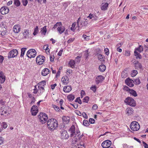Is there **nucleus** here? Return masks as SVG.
I'll use <instances>...</instances> for the list:
<instances>
[{"instance_id": "f257e3e1", "label": "nucleus", "mask_w": 148, "mask_h": 148, "mask_svg": "<svg viewBox=\"0 0 148 148\" xmlns=\"http://www.w3.org/2000/svg\"><path fill=\"white\" fill-rule=\"evenodd\" d=\"M47 124L49 129L50 130H53L58 127V121L54 119H49Z\"/></svg>"}, {"instance_id": "f03ea898", "label": "nucleus", "mask_w": 148, "mask_h": 148, "mask_svg": "<svg viewBox=\"0 0 148 148\" xmlns=\"http://www.w3.org/2000/svg\"><path fill=\"white\" fill-rule=\"evenodd\" d=\"M143 50V48L141 45H139L138 47L136 48L134 51V55L136 56V58H138L140 59L142 58V56L139 53H138L137 51L139 53L142 52Z\"/></svg>"}, {"instance_id": "7ed1b4c3", "label": "nucleus", "mask_w": 148, "mask_h": 148, "mask_svg": "<svg viewBox=\"0 0 148 148\" xmlns=\"http://www.w3.org/2000/svg\"><path fill=\"white\" fill-rule=\"evenodd\" d=\"M130 127L132 130L133 131H136L139 130L140 126L137 122L134 121L131 123Z\"/></svg>"}, {"instance_id": "20e7f679", "label": "nucleus", "mask_w": 148, "mask_h": 148, "mask_svg": "<svg viewBox=\"0 0 148 148\" xmlns=\"http://www.w3.org/2000/svg\"><path fill=\"white\" fill-rule=\"evenodd\" d=\"M125 102L132 107L136 106V102L134 99L131 97H128L125 100Z\"/></svg>"}, {"instance_id": "39448f33", "label": "nucleus", "mask_w": 148, "mask_h": 148, "mask_svg": "<svg viewBox=\"0 0 148 148\" xmlns=\"http://www.w3.org/2000/svg\"><path fill=\"white\" fill-rule=\"evenodd\" d=\"M36 54V50L34 49H31L29 50L27 53V56L30 58H34Z\"/></svg>"}, {"instance_id": "423d86ee", "label": "nucleus", "mask_w": 148, "mask_h": 148, "mask_svg": "<svg viewBox=\"0 0 148 148\" xmlns=\"http://www.w3.org/2000/svg\"><path fill=\"white\" fill-rule=\"evenodd\" d=\"M45 59V57L42 55H39L36 59V63L39 65L42 64L44 62Z\"/></svg>"}, {"instance_id": "0eeeda50", "label": "nucleus", "mask_w": 148, "mask_h": 148, "mask_svg": "<svg viewBox=\"0 0 148 148\" xmlns=\"http://www.w3.org/2000/svg\"><path fill=\"white\" fill-rule=\"evenodd\" d=\"M18 54V51L16 49H14L11 50L9 53L8 58L9 59L16 57Z\"/></svg>"}, {"instance_id": "6e6552de", "label": "nucleus", "mask_w": 148, "mask_h": 148, "mask_svg": "<svg viewBox=\"0 0 148 148\" xmlns=\"http://www.w3.org/2000/svg\"><path fill=\"white\" fill-rule=\"evenodd\" d=\"M112 144L111 141L109 140H107L103 142L101 145L103 148H107L110 146Z\"/></svg>"}, {"instance_id": "1a4fd4ad", "label": "nucleus", "mask_w": 148, "mask_h": 148, "mask_svg": "<svg viewBox=\"0 0 148 148\" xmlns=\"http://www.w3.org/2000/svg\"><path fill=\"white\" fill-rule=\"evenodd\" d=\"M125 82L126 84L130 87H132L134 86V81L129 78H127Z\"/></svg>"}, {"instance_id": "9d476101", "label": "nucleus", "mask_w": 148, "mask_h": 148, "mask_svg": "<svg viewBox=\"0 0 148 148\" xmlns=\"http://www.w3.org/2000/svg\"><path fill=\"white\" fill-rule=\"evenodd\" d=\"M9 9L6 6L2 7L0 10L1 13L2 14H7L9 12Z\"/></svg>"}, {"instance_id": "9b49d317", "label": "nucleus", "mask_w": 148, "mask_h": 148, "mask_svg": "<svg viewBox=\"0 0 148 148\" xmlns=\"http://www.w3.org/2000/svg\"><path fill=\"white\" fill-rule=\"evenodd\" d=\"M69 131L71 133L70 137H72L75 134V127L74 125H73L69 128ZM77 134H75V135Z\"/></svg>"}, {"instance_id": "f8f14e48", "label": "nucleus", "mask_w": 148, "mask_h": 148, "mask_svg": "<svg viewBox=\"0 0 148 148\" xmlns=\"http://www.w3.org/2000/svg\"><path fill=\"white\" fill-rule=\"evenodd\" d=\"M69 135L67 132L66 130H64L61 133V138L64 139H67L69 137Z\"/></svg>"}, {"instance_id": "ddd939ff", "label": "nucleus", "mask_w": 148, "mask_h": 148, "mask_svg": "<svg viewBox=\"0 0 148 148\" xmlns=\"http://www.w3.org/2000/svg\"><path fill=\"white\" fill-rule=\"evenodd\" d=\"M6 29L4 26L3 25L0 24V34H4L6 33Z\"/></svg>"}, {"instance_id": "4468645a", "label": "nucleus", "mask_w": 148, "mask_h": 148, "mask_svg": "<svg viewBox=\"0 0 148 148\" xmlns=\"http://www.w3.org/2000/svg\"><path fill=\"white\" fill-rule=\"evenodd\" d=\"M96 83L97 84H98L99 83L102 82V81L104 79V77H103L102 75H98L96 77Z\"/></svg>"}, {"instance_id": "2eb2a0df", "label": "nucleus", "mask_w": 148, "mask_h": 148, "mask_svg": "<svg viewBox=\"0 0 148 148\" xmlns=\"http://www.w3.org/2000/svg\"><path fill=\"white\" fill-rule=\"evenodd\" d=\"M36 107V105H33L31 109V111L32 112V115L35 116L36 115L37 113L38 112V110H33V109H34V108Z\"/></svg>"}, {"instance_id": "dca6fc26", "label": "nucleus", "mask_w": 148, "mask_h": 148, "mask_svg": "<svg viewBox=\"0 0 148 148\" xmlns=\"http://www.w3.org/2000/svg\"><path fill=\"white\" fill-rule=\"evenodd\" d=\"M21 28L19 25H15L13 27V31L16 33H18L20 31Z\"/></svg>"}, {"instance_id": "f3484780", "label": "nucleus", "mask_w": 148, "mask_h": 148, "mask_svg": "<svg viewBox=\"0 0 148 148\" xmlns=\"http://www.w3.org/2000/svg\"><path fill=\"white\" fill-rule=\"evenodd\" d=\"M5 106H3L1 108L0 110V114L1 115H3L4 114H6L7 112V109Z\"/></svg>"}, {"instance_id": "a211bd4d", "label": "nucleus", "mask_w": 148, "mask_h": 148, "mask_svg": "<svg viewBox=\"0 0 148 148\" xmlns=\"http://www.w3.org/2000/svg\"><path fill=\"white\" fill-rule=\"evenodd\" d=\"M62 119L63 122L64 123L67 124L70 121V118L68 116H63Z\"/></svg>"}, {"instance_id": "6ab92c4d", "label": "nucleus", "mask_w": 148, "mask_h": 148, "mask_svg": "<svg viewBox=\"0 0 148 148\" xmlns=\"http://www.w3.org/2000/svg\"><path fill=\"white\" fill-rule=\"evenodd\" d=\"M108 6V3H102L101 9L102 10L105 11L107 9Z\"/></svg>"}, {"instance_id": "aec40b11", "label": "nucleus", "mask_w": 148, "mask_h": 148, "mask_svg": "<svg viewBox=\"0 0 148 148\" xmlns=\"http://www.w3.org/2000/svg\"><path fill=\"white\" fill-rule=\"evenodd\" d=\"M49 71L50 70L49 69L45 68L42 70L41 73V74L42 76H46L49 73Z\"/></svg>"}, {"instance_id": "412c9836", "label": "nucleus", "mask_w": 148, "mask_h": 148, "mask_svg": "<svg viewBox=\"0 0 148 148\" xmlns=\"http://www.w3.org/2000/svg\"><path fill=\"white\" fill-rule=\"evenodd\" d=\"M40 117H42V118H43V119H45V120H46V121H47L48 119L47 115L45 113H40V114L38 115V118H40Z\"/></svg>"}, {"instance_id": "4be33fe9", "label": "nucleus", "mask_w": 148, "mask_h": 148, "mask_svg": "<svg viewBox=\"0 0 148 148\" xmlns=\"http://www.w3.org/2000/svg\"><path fill=\"white\" fill-rule=\"evenodd\" d=\"M65 29V28L64 26L59 27L57 28L58 31L60 34L62 33L64 31Z\"/></svg>"}, {"instance_id": "5701e85b", "label": "nucleus", "mask_w": 148, "mask_h": 148, "mask_svg": "<svg viewBox=\"0 0 148 148\" xmlns=\"http://www.w3.org/2000/svg\"><path fill=\"white\" fill-rule=\"evenodd\" d=\"M71 90V88L70 86H64L63 89V91L66 92H69Z\"/></svg>"}, {"instance_id": "b1692460", "label": "nucleus", "mask_w": 148, "mask_h": 148, "mask_svg": "<svg viewBox=\"0 0 148 148\" xmlns=\"http://www.w3.org/2000/svg\"><path fill=\"white\" fill-rule=\"evenodd\" d=\"M69 78L67 76H64L61 79L63 83L67 84L68 83Z\"/></svg>"}, {"instance_id": "393cba45", "label": "nucleus", "mask_w": 148, "mask_h": 148, "mask_svg": "<svg viewBox=\"0 0 148 148\" xmlns=\"http://www.w3.org/2000/svg\"><path fill=\"white\" fill-rule=\"evenodd\" d=\"M99 69L100 71L103 72L106 69V66L104 64H101L99 66Z\"/></svg>"}, {"instance_id": "a878e982", "label": "nucleus", "mask_w": 148, "mask_h": 148, "mask_svg": "<svg viewBox=\"0 0 148 148\" xmlns=\"http://www.w3.org/2000/svg\"><path fill=\"white\" fill-rule=\"evenodd\" d=\"M126 111L127 114H128L129 115L133 113L134 110L133 109L131 108H128L126 109Z\"/></svg>"}, {"instance_id": "bb28decb", "label": "nucleus", "mask_w": 148, "mask_h": 148, "mask_svg": "<svg viewBox=\"0 0 148 148\" xmlns=\"http://www.w3.org/2000/svg\"><path fill=\"white\" fill-rule=\"evenodd\" d=\"M98 58L100 61H104L105 59V57L103 55L99 54L98 56Z\"/></svg>"}, {"instance_id": "cd10ccee", "label": "nucleus", "mask_w": 148, "mask_h": 148, "mask_svg": "<svg viewBox=\"0 0 148 148\" xmlns=\"http://www.w3.org/2000/svg\"><path fill=\"white\" fill-rule=\"evenodd\" d=\"M129 92L130 94H132L134 97H136L137 96V94L136 92L134 90L132 89L130 90Z\"/></svg>"}, {"instance_id": "c85d7f7f", "label": "nucleus", "mask_w": 148, "mask_h": 148, "mask_svg": "<svg viewBox=\"0 0 148 148\" xmlns=\"http://www.w3.org/2000/svg\"><path fill=\"white\" fill-rule=\"evenodd\" d=\"M83 21H81V18L79 17L77 20V26L79 28L80 27V25H82V23H83Z\"/></svg>"}, {"instance_id": "c756f323", "label": "nucleus", "mask_w": 148, "mask_h": 148, "mask_svg": "<svg viewBox=\"0 0 148 148\" xmlns=\"http://www.w3.org/2000/svg\"><path fill=\"white\" fill-rule=\"evenodd\" d=\"M47 31L46 26H44L42 29L41 32L42 34H43L45 35L46 34Z\"/></svg>"}, {"instance_id": "7c9ffc66", "label": "nucleus", "mask_w": 148, "mask_h": 148, "mask_svg": "<svg viewBox=\"0 0 148 148\" xmlns=\"http://www.w3.org/2000/svg\"><path fill=\"white\" fill-rule=\"evenodd\" d=\"M67 98L69 99V101H70L73 100L75 98V97L73 95H70L67 96Z\"/></svg>"}, {"instance_id": "2f4dec72", "label": "nucleus", "mask_w": 148, "mask_h": 148, "mask_svg": "<svg viewBox=\"0 0 148 148\" xmlns=\"http://www.w3.org/2000/svg\"><path fill=\"white\" fill-rule=\"evenodd\" d=\"M14 4L17 7L20 6L21 3L19 0H14Z\"/></svg>"}, {"instance_id": "473e14b6", "label": "nucleus", "mask_w": 148, "mask_h": 148, "mask_svg": "<svg viewBox=\"0 0 148 148\" xmlns=\"http://www.w3.org/2000/svg\"><path fill=\"white\" fill-rule=\"evenodd\" d=\"M27 49L26 48H22L21 49V57H23L24 54L26 50Z\"/></svg>"}, {"instance_id": "72a5a7b5", "label": "nucleus", "mask_w": 148, "mask_h": 148, "mask_svg": "<svg viewBox=\"0 0 148 148\" xmlns=\"http://www.w3.org/2000/svg\"><path fill=\"white\" fill-rule=\"evenodd\" d=\"M38 31V26H36V27L34 28V31L33 33V34L34 36L36 35Z\"/></svg>"}, {"instance_id": "f704fd0d", "label": "nucleus", "mask_w": 148, "mask_h": 148, "mask_svg": "<svg viewBox=\"0 0 148 148\" xmlns=\"http://www.w3.org/2000/svg\"><path fill=\"white\" fill-rule=\"evenodd\" d=\"M0 125H1L4 129L6 128L8 126L7 124L4 122H3L2 123H1Z\"/></svg>"}, {"instance_id": "c9c22d12", "label": "nucleus", "mask_w": 148, "mask_h": 148, "mask_svg": "<svg viewBox=\"0 0 148 148\" xmlns=\"http://www.w3.org/2000/svg\"><path fill=\"white\" fill-rule=\"evenodd\" d=\"M41 86L40 85V86H38V90H40L41 91L40 92V93H43L44 92L45 89L43 87L44 86Z\"/></svg>"}, {"instance_id": "e433bc0d", "label": "nucleus", "mask_w": 148, "mask_h": 148, "mask_svg": "<svg viewBox=\"0 0 148 148\" xmlns=\"http://www.w3.org/2000/svg\"><path fill=\"white\" fill-rule=\"evenodd\" d=\"M29 34V31L28 30H26L23 33V35L25 38H26L27 36Z\"/></svg>"}, {"instance_id": "4c0bfd02", "label": "nucleus", "mask_w": 148, "mask_h": 148, "mask_svg": "<svg viewBox=\"0 0 148 148\" xmlns=\"http://www.w3.org/2000/svg\"><path fill=\"white\" fill-rule=\"evenodd\" d=\"M138 72L137 71L134 70L131 73V76L132 77H135L137 74Z\"/></svg>"}, {"instance_id": "58836bf2", "label": "nucleus", "mask_w": 148, "mask_h": 148, "mask_svg": "<svg viewBox=\"0 0 148 148\" xmlns=\"http://www.w3.org/2000/svg\"><path fill=\"white\" fill-rule=\"evenodd\" d=\"M127 73L123 71L121 73V77L122 78H125L127 76Z\"/></svg>"}, {"instance_id": "ea45409f", "label": "nucleus", "mask_w": 148, "mask_h": 148, "mask_svg": "<svg viewBox=\"0 0 148 148\" xmlns=\"http://www.w3.org/2000/svg\"><path fill=\"white\" fill-rule=\"evenodd\" d=\"M83 124L84 125L86 126H88L89 125V124L88 121L86 120L83 121Z\"/></svg>"}, {"instance_id": "a19ab883", "label": "nucleus", "mask_w": 148, "mask_h": 148, "mask_svg": "<svg viewBox=\"0 0 148 148\" xmlns=\"http://www.w3.org/2000/svg\"><path fill=\"white\" fill-rule=\"evenodd\" d=\"M89 97L88 96L85 97L83 99V102L87 103L89 100Z\"/></svg>"}, {"instance_id": "79ce46f5", "label": "nucleus", "mask_w": 148, "mask_h": 148, "mask_svg": "<svg viewBox=\"0 0 148 148\" xmlns=\"http://www.w3.org/2000/svg\"><path fill=\"white\" fill-rule=\"evenodd\" d=\"M76 25V23H74L72 24V27H71L70 28L71 30L73 31H74L75 30V29H74V28L75 26Z\"/></svg>"}, {"instance_id": "37998d69", "label": "nucleus", "mask_w": 148, "mask_h": 148, "mask_svg": "<svg viewBox=\"0 0 148 148\" xmlns=\"http://www.w3.org/2000/svg\"><path fill=\"white\" fill-rule=\"evenodd\" d=\"M75 101V102H77L79 104H80L82 103L81 100L80 99L79 97L77 98Z\"/></svg>"}, {"instance_id": "c03bdc74", "label": "nucleus", "mask_w": 148, "mask_h": 148, "mask_svg": "<svg viewBox=\"0 0 148 148\" xmlns=\"http://www.w3.org/2000/svg\"><path fill=\"white\" fill-rule=\"evenodd\" d=\"M69 64L70 65L71 67L72 66H74L75 64V62L73 60H71L69 62Z\"/></svg>"}, {"instance_id": "a18cd8bd", "label": "nucleus", "mask_w": 148, "mask_h": 148, "mask_svg": "<svg viewBox=\"0 0 148 148\" xmlns=\"http://www.w3.org/2000/svg\"><path fill=\"white\" fill-rule=\"evenodd\" d=\"M46 81L45 80H43L41 82L38 83L39 85H42L41 86H44V85L46 83Z\"/></svg>"}, {"instance_id": "49530a36", "label": "nucleus", "mask_w": 148, "mask_h": 148, "mask_svg": "<svg viewBox=\"0 0 148 148\" xmlns=\"http://www.w3.org/2000/svg\"><path fill=\"white\" fill-rule=\"evenodd\" d=\"M97 87L96 86H92L90 88V89L93 91L94 92H95L96 90Z\"/></svg>"}, {"instance_id": "de8ad7c7", "label": "nucleus", "mask_w": 148, "mask_h": 148, "mask_svg": "<svg viewBox=\"0 0 148 148\" xmlns=\"http://www.w3.org/2000/svg\"><path fill=\"white\" fill-rule=\"evenodd\" d=\"M135 84H139L140 83V81L139 78H138L134 80Z\"/></svg>"}, {"instance_id": "09e8293b", "label": "nucleus", "mask_w": 148, "mask_h": 148, "mask_svg": "<svg viewBox=\"0 0 148 148\" xmlns=\"http://www.w3.org/2000/svg\"><path fill=\"white\" fill-rule=\"evenodd\" d=\"M22 2L24 6H26L28 3L27 0H22Z\"/></svg>"}, {"instance_id": "8fccbe9b", "label": "nucleus", "mask_w": 148, "mask_h": 148, "mask_svg": "<svg viewBox=\"0 0 148 148\" xmlns=\"http://www.w3.org/2000/svg\"><path fill=\"white\" fill-rule=\"evenodd\" d=\"M39 119L40 121L42 123H45L47 121L46 120H45V119H43V118H42V117H40V118H39Z\"/></svg>"}, {"instance_id": "3c124183", "label": "nucleus", "mask_w": 148, "mask_h": 148, "mask_svg": "<svg viewBox=\"0 0 148 148\" xmlns=\"http://www.w3.org/2000/svg\"><path fill=\"white\" fill-rule=\"evenodd\" d=\"M53 107L54 109H55V110L59 112L60 110L59 107L56 105H53Z\"/></svg>"}, {"instance_id": "603ef678", "label": "nucleus", "mask_w": 148, "mask_h": 148, "mask_svg": "<svg viewBox=\"0 0 148 148\" xmlns=\"http://www.w3.org/2000/svg\"><path fill=\"white\" fill-rule=\"evenodd\" d=\"M130 54V52L129 51H125L124 55L126 56H129Z\"/></svg>"}, {"instance_id": "864d4df0", "label": "nucleus", "mask_w": 148, "mask_h": 148, "mask_svg": "<svg viewBox=\"0 0 148 148\" xmlns=\"http://www.w3.org/2000/svg\"><path fill=\"white\" fill-rule=\"evenodd\" d=\"M81 58V56H77L75 58V60L77 61V62L78 63L80 62V60L79 59Z\"/></svg>"}, {"instance_id": "5fc2aeb1", "label": "nucleus", "mask_w": 148, "mask_h": 148, "mask_svg": "<svg viewBox=\"0 0 148 148\" xmlns=\"http://www.w3.org/2000/svg\"><path fill=\"white\" fill-rule=\"evenodd\" d=\"M82 36L86 40H88L90 39V36H87L85 34H83Z\"/></svg>"}, {"instance_id": "6e6d98bb", "label": "nucleus", "mask_w": 148, "mask_h": 148, "mask_svg": "<svg viewBox=\"0 0 148 148\" xmlns=\"http://www.w3.org/2000/svg\"><path fill=\"white\" fill-rule=\"evenodd\" d=\"M48 45H44L43 47V49L44 50L48 51L49 50V49L48 48Z\"/></svg>"}, {"instance_id": "4d7b16f0", "label": "nucleus", "mask_w": 148, "mask_h": 148, "mask_svg": "<svg viewBox=\"0 0 148 148\" xmlns=\"http://www.w3.org/2000/svg\"><path fill=\"white\" fill-rule=\"evenodd\" d=\"M75 136L74 137V138L75 139L74 140L73 139L72 140V144H76L77 142V139L76 138H75Z\"/></svg>"}, {"instance_id": "13d9d810", "label": "nucleus", "mask_w": 148, "mask_h": 148, "mask_svg": "<svg viewBox=\"0 0 148 148\" xmlns=\"http://www.w3.org/2000/svg\"><path fill=\"white\" fill-rule=\"evenodd\" d=\"M89 121L90 123L93 124L95 123V121L94 119L92 118H90L89 119Z\"/></svg>"}, {"instance_id": "bf43d9fd", "label": "nucleus", "mask_w": 148, "mask_h": 148, "mask_svg": "<svg viewBox=\"0 0 148 148\" xmlns=\"http://www.w3.org/2000/svg\"><path fill=\"white\" fill-rule=\"evenodd\" d=\"M5 80V77H3L0 78V83L2 84L3 83Z\"/></svg>"}, {"instance_id": "052dcab7", "label": "nucleus", "mask_w": 148, "mask_h": 148, "mask_svg": "<svg viewBox=\"0 0 148 148\" xmlns=\"http://www.w3.org/2000/svg\"><path fill=\"white\" fill-rule=\"evenodd\" d=\"M104 51L105 52L106 54L108 55L109 53V49L107 48H106L104 49Z\"/></svg>"}, {"instance_id": "680f3d73", "label": "nucleus", "mask_w": 148, "mask_h": 148, "mask_svg": "<svg viewBox=\"0 0 148 148\" xmlns=\"http://www.w3.org/2000/svg\"><path fill=\"white\" fill-rule=\"evenodd\" d=\"M4 138L2 137H0V145L3 144Z\"/></svg>"}, {"instance_id": "e2e57ef3", "label": "nucleus", "mask_w": 148, "mask_h": 148, "mask_svg": "<svg viewBox=\"0 0 148 148\" xmlns=\"http://www.w3.org/2000/svg\"><path fill=\"white\" fill-rule=\"evenodd\" d=\"M98 108V106L96 104L94 105L92 107V109L93 110H96Z\"/></svg>"}, {"instance_id": "0e129e2a", "label": "nucleus", "mask_w": 148, "mask_h": 148, "mask_svg": "<svg viewBox=\"0 0 148 148\" xmlns=\"http://www.w3.org/2000/svg\"><path fill=\"white\" fill-rule=\"evenodd\" d=\"M83 116L86 119H87L88 118V116L86 114L85 112H83L82 114Z\"/></svg>"}, {"instance_id": "69168bd1", "label": "nucleus", "mask_w": 148, "mask_h": 148, "mask_svg": "<svg viewBox=\"0 0 148 148\" xmlns=\"http://www.w3.org/2000/svg\"><path fill=\"white\" fill-rule=\"evenodd\" d=\"M4 58L3 57L0 55V63H2L3 60H4Z\"/></svg>"}, {"instance_id": "338daca9", "label": "nucleus", "mask_w": 148, "mask_h": 148, "mask_svg": "<svg viewBox=\"0 0 148 148\" xmlns=\"http://www.w3.org/2000/svg\"><path fill=\"white\" fill-rule=\"evenodd\" d=\"M143 146H144L145 148H148V145L144 141H143Z\"/></svg>"}, {"instance_id": "774afa93", "label": "nucleus", "mask_w": 148, "mask_h": 148, "mask_svg": "<svg viewBox=\"0 0 148 148\" xmlns=\"http://www.w3.org/2000/svg\"><path fill=\"white\" fill-rule=\"evenodd\" d=\"M124 88L125 90H126L127 91H129L131 90V89L129 88L127 86H124Z\"/></svg>"}]
</instances>
